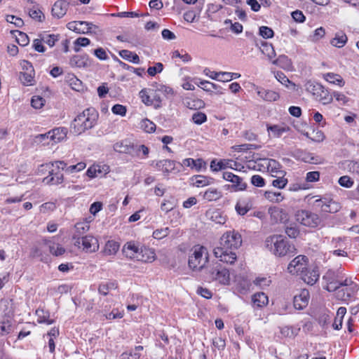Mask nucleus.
I'll use <instances>...</instances> for the list:
<instances>
[{
	"instance_id": "f257e3e1",
	"label": "nucleus",
	"mask_w": 359,
	"mask_h": 359,
	"mask_svg": "<svg viewBox=\"0 0 359 359\" xmlns=\"http://www.w3.org/2000/svg\"><path fill=\"white\" fill-rule=\"evenodd\" d=\"M99 114L95 108L86 109L82 113L75 117L71 124L74 133L81 134L86 130L91 129L97 123Z\"/></svg>"
},
{
	"instance_id": "f03ea898",
	"label": "nucleus",
	"mask_w": 359,
	"mask_h": 359,
	"mask_svg": "<svg viewBox=\"0 0 359 359\" xmlns=\"http://www.w3.org/2000/svg\"><path fill=\"white\" fill-rule=\"evenodd\" d=\"M265 246L273 253L279 257L294 253L295 248L290 245L288 241L282 235H273L266 238Z\"/></svg>"
},
{
	"instance_id": "7ed1b4c3",
	"label": "nucleus",
	"mask_w": 359,
	"mask_h": 359,
	"mask_svg": "<svg viewBox=\"0 0 359 359\" xmlns=\"http://www.w3.org/2000/svg\"><path fill=\"white\" fill-rule=\"evenodd\" d=\"M205 278L208 282L216 281L222 285L230 284L229 271L219 263H215L205 268Z\"/></svg>"
},
{
	"instance_id": "20e7f679",
	"label": "nucleus",
	"mask_w": 359,
	"mask_h": 359,
	"mask_svg": "<svg viewBox=\"0 0 359 359\" xmlns=\"http://www.w3.org/2000/svg\"><path fill=\"white\" fill-rule=\"evenodd\" d=\"M208 262V252L203 246L196 245L189 258V266L196 271L204 269Z\"/></svg>"
},
{
	"instance_id": "39448f33",
	"label": "nucleus",
	"mask_w": 359,
	"mask_h": 359,
	"mask_svg": "<svg viewBox=\"0 0 359 359\" xmlns=\"http://www.w3.org/2000/svg\"><path fill=\"white\" fill-rule=\"evenodd\" d=\"M306 88L316 100L323 104H327L332 102V95L320 83L309 81L306 84Z\"/></svg>"
},
{
	"instance_id": "423d86ee",
	"label": "nucleus",
	"mask_w": 359,
	"mask_h": 359,
	"mask_svg": "<svg viewBox=\"0 0 359 359\" xmlns=\"http://www.w3.org/2000/svg\"><path fill=\"white\" fill-rule=\"evenodd\" d=\"M295 218L301 224L311 228L317 227L321 222L317 214L306 210L297 211Z\"/></svg>"
},
{
	"instance_id": "0eeeda50",
	"label": "nucleus",
	"mask_w": 359,
	"mask_h": 359,
	"mask_svg": "<svg viewBox=\"0 0 359 359\" xmlns=\"http://www.w3.org/2000/svg\"><path fill=\"white\" fill-rule=\"evenodd\" d=\"M219 244L223 246V249L237 250L242 244V238L238 232L229 231L221 236Z\"/></svg>"
},
{
	"instance_id": "6e6552de",
	"label": "nucleus",
	"mask_w": 359,
	"mask_h": 359,
	"mask_svg": "<svg viewBox=\"0 0 359 359\" xmlns=\"http://www.w3.org/2000/svg\"><path fill=\"white\" fill-rule=\"evenodd\" d=\"M223 179L231 183V184L225 185L226 190H229L233 192H238L246 190L248 187V184L244 181L243 178L233 174V172H224Z\"/></svg>"
},
{
	"instance_id": "1a4fd4ad",
	"label": "nucleus",
	"mask_w": 359,
	"mask_h": 359,
	"mask_svg": "<svg viewBox=\"0 0 359 359\" xmlns=\"http://www.w3.org/2000/svg\"><path fill=\"white\" fill-rule=\"evenodd\" d=\"M213 253L221 262L226 264H233L237 259L236 250L223 249L220 244L214 248Z\"/></svg>"
},
{
	"instance_id": "9d476101",
	"label": "nucleus",
	"mask_w": 359,
	"mask_h": 359,
	"mask_svg": "<svg viewBox=\"0 0 359 359\" xmlns=\"http://www.w3.org/2000/svg\"><path fill=\"white\" fill-rule=\"evenodd\" d=\"M90 229V225L88 222L83 221L77 222L74 225V232L72 236L74 245L78 248H81V238L83 235L86 233Z\"/></svg>"
},
{
	"instance_id": "9b49d317",
	"label": "nucleus",
	"mask_w": 359,
	"mask_h": 359,
	"mask_svg": "<svg viewBox=\"0 0 359 359\" xmlns=\"http://www.w3.org/2000/svg\"><path fill=\"white\" fill-rule=\"evenodd\" d=\"M323 279L327 284L324 289L329 292H334L339 289V276L334 271L328 270L323 276Z\"/></svg>"
},
{
	"instance_id": "f8f14e48",
	"label": "nucleus",
	"mask_w": 359,
	"mask_h": 359,
	"mask_svg": "<svg viewBox=\"0 0 359 359\" xmlns=\"http://www.w3.org/2000/svg\"><path fill=\"white\" fill-rule=\"evenodd\" d=\"M307 262V257L299 255L290 262L287 269L291 273H298L299 271L303 272V270L306 268Z\"/></svg>"
},
{
	"instance_id": "ddd939ff",
	"label": "nucleus",
	"mask_w": 359,
	"mask_h": 359,
	"mask_svg": "<svg viewBox=\"0 0 359 359\" xmlns=\"http://www.w3.org/2000/svg\"><path fill=\"white\" fill-rule=\"evenodd\" d=\"M81 248L86 252H95L99 248L97 240L92 236H82L81 238Z\"/></svg>"
},
{
	"instance_id": "4468645a",
	"label": "nucleus",
	"mask_w": 359,
	"mask_h": 359,
	"mask_svg": "<svg viewBox=\"0 0 359 359\" xmlns=\"http://www.w3.org/2000/svg\"><path fill=\"white\" fill-rule=\"evenodd\" d=\"M257 161H265L267 170L272 176L276 177L278 174L284 175L285 172L282 170V165L275 158H257L255 163H257Z\"/></svg>"
},
{
	"instance_id": "2eb2a0df",
	"label": "nucleus",
	"mask_w": 359,
	"mask_h": 359,
	"mask_svg": "<svg viewBox=\"0 0 359 359\" xmlns=\"http://www.w3.org/2000/svg\"><path fill=\"white\" fill-rule=\"evenodd\" d=\"M68 129L65 127H59L53 128L48 132L50 141L52 144H56L64 141L67 138Z\"/></svg>"
},
{
	"instance_id": "dca6fc26",
	"label": "nucleus",
	"mask_w": 359,
	"mask_h": 359,
	"mask_svg": "<svg viewBox=\"0 0 359 359\" xmlns=\"http://www.w3.org/2000/svg\"><path fill=\"white\" fill-rule=\"evenodd\" d=\"M69 4L68 0H57L52 7V15L57 19L62 18L67 13Z\"/></svg>"
},
{
	"instance_id": "f3484780",
	"label": "nucleus",
	"mask_w": 359,
	"mask_h": 359,
	"mask_svg": "<svg viewBox=\"0 0 359 359\" xmlns=\"http://www.w3.org/2000/svg\"><path fill=\"white\" fill-rule=\"evenodd\" d=\"M135 144L131 143L128 140H125L116 143L114 145V149L120 154H126L133 156H135Z\"/></svg>"
},
{
	"instance_id": "a211bd4d",
	"label": "nucleus",
	"mask_w": 359,
	"mask_h": 359,
	"mask_svg": "<svg viewBox=\"0 0 359 359\" xmlns=\"http://www.w3.org/2000/svg\"><path fill=\"white\" fill-rule=\"evenodd\" d=\"M154 164L159 170H162L163 172L168 173L175 170H178L177 163L168 158H163L157 161L156 163L153 161L151 165H154Z\"/></svg>"
},
{
	"instance_id": "6ab92c4d",
	"label": "nucleus",
	"mask_w": 359,
	"mask_h": 359,
	"mask_svg": "<svg viewBox=\"0 0 359 359\" xmlns=\"http://www.w3.org/2000/svg\"><path fill=\"white\" fill-rule=\"evenodd\" d=\"M309 292L304 289L299 294L295 295L294 297V306L297 310H302L306 308L309 304Z\"/></svg>"
},
{
	"instance_id": "aec40b11",
	"label": "nucleus",
	"mask_w": 359,
	"mask_h": 359,
	"mask_svg": "<svg viewBox=\"0 0 359 359\" xmlns=\"http://www.w3.org/2000/svg\"><path fill=\"white\" fill-rule=\"evenodd\" d=\"M69 65L72 67L85 68L90 66L91 62L87 54L76 55L71 57Z\"/></svg>"
},
{
	"instance_id": "412c9836",
	"label": "nucleus",
	"mask_w": 359,
	"mask_h": 359,
	"mask_svg": "<svg viewBox=\"0 0 359 359\" xmlns=\"http://www.w3.org/2000/svg\"><path fill=\"white\" fill-rule=\"evenodd\" d=\"M232 163H233L235 166L237 165L236 162H233L232 160L229 158L219 160L215 158L210 163V169L214 172H217L225 169L226 168H234L233 167Z\"/></svg>"
},
{
	"instance_id": "4be33fe9",
	"label": "nucleus",
	"mask_w": 359,
	"mask_h": 359,
	"mask_svg": "<svg viewBox=\"0 0 359 359\" xmlns=\"http://www.w3.org/2000/svg\"><path fill=\"white\" fill-rule=\"evenodd\" d=\"M319 272L317 267H315L312 270H303L302 272V280L308 285H313L319 278Z\"/></svg>"
},
{
	"instance_id": "5701e85b",
	"label": "nucleus",
	"mask_w": 359,
	"mask_h": 359,
	"mask_svg": "<svg viewBox=\"0 0 359 359\" xmlns=\"http://www.w3.org/2000/svg\"><path fill=\"white\" fill-rule=\"evenodd\" d=\"M14 312L13 300L2 299L0 300V313L6 318H11Z\"/></svg>"
},
{
	"instance_id": "b1692460",
	"label": "nucleus",
	"mask_w": 359,
	"mask_h": 359,
	"mask_svg": "<svg viewBox=\"0 0 359 359\" xmlns=\"http://www.w3.org/2000/svg\"><path fill=\"white\" fill-rule=\"evenodd\" d=\"M257 95L266 102H273L279 99V94L271 90L261 88L257 90Z\"/></svg>"
},
{
	"instance_id": "393cba45",
	"label": "nucleus",
	"mask_w": 359,
	"mask_h": 359,
	"mask_svg": "<svg viewBox=\"0 0 359 359\" xmlns=\"http://www.w3.org/2000/svg\"><path fill=\"white\" fill-rule=\"evenodd\" d=\"M137 257V260L151 263L156 259V254L154 250L150 248L141 249Z\"/></svg>"
},
{
	"instance_id": "a878e982",
	"label": "nucleus",
	"mask_w": 359,
	"mask_h": 359,
	"mask_svg": "<svg viewBox=\"0 0 359 359\" xmlns=\"http://www.w3.org/2000/svg\"><path fill=\"white\" fill-rule=\"evenodd\" d=\"M123 252L127 257H129L130 259H137L140 249L137 246L135 245V243L128 242L123 246Z\"/></svg>"
},
{
	"instance_id": "bb28decb",
	"label": "nucleus",
	"mask_w": 359,
	"mask_h": 359,
	"mask_svg": "<svg viewBox=\"0 0 359 359\" xmlns=\"http://www.w3.org/2000/svg\"><path fill=\"white\" fill-rule=\"evenodd\" d=\"M357 285L355 287H341V290H335L337 294L338 298L341 300L346 301L349 299L356 292H357Z\"/></svg>"
},
{
	"instance_id": "cd10ccee",
	"label": "nucleus",
	"mask_w": 359,
	"mask_h": 359,
	"mask_svg": "<svg viewBox=\"0 0 359 359\" xmlns=\"http://www.w3.org/2000/svg\"><path fill=\"white\" fill-rule=\"evenodd\" d=\"M272 63L285 70H291L292 67L291 60L285 55H279L276 60L272 62Z\"/></svg>"
},
{
	"instance_id": "c85d7f7f",
	"label": "nucleus",
	"mask_w": 359,
	"mask_h": 359,
	"mask_svg": "<svg viewBox=\"0 0 359 359\" xmlns=\"http://www.w3.org/2000/svg\"><path fill=\"white\" fill-rule=\"evenodd\" d=\"M323 78L329 83L342 87L345 84L343 78L338 74L328 72L323 74Z\"/></svg>"
},
{
	"instance_id": "c756f323",
	"label": "nucleus",
	"mask_w": 359,
	"mask_h": 359,
	"mask_svg": "<svg viewBox=\"0 0 359 359\" xmlns=\"http://www.w3.org/2000/svg\"><path fill=\"white\" fill-rule=\"evenodd\" d=\"M198 86L203 89L207 92H212L216 90L217 94H222V88L216 83L208 81H201L199 83H197Z\"/></svg>"
},
{
	"instance_id": "7c9ffc66",
	"label": "nucleus",
	"mask_w": 359,
	"mask_h": 359,
	"mask_svg": "<svg viewBox=\"0 0 359 359\" xmlns=\"http://www.w3.org/2000/svg\"><path fill=\"white\" fill-rule=\"evenodd\" d=\"M119 55L124 60L133 62L134 64H139L140 62V57L135 53L128 50H121L118 52Z\"/></svg>"
},
{
	"instance_id": "2f4dec72",
	"label": "nucleus",
	"mask_w": 359,
	"mask_h": 359,
	"mask_svg": "<svg viewBox=\"0 0 359 359\" xmlns=\"http://www.w3.org/2000/svg\"><path fill=\"white\" fill-rule=\"evenodd\" d=\"M203 198L208 201H213L219 199L222 196L220 191L215 188H210L203 194Z\"/></svg>"
},
{
	"instance_id": "473e14b6",
	"label": "nucleus",
	"mask_w": 359,
	"mask_h": 359,
	"mask_svg": "<svg viewBox=\"0 0 359 359\" xmlns=\"http://www.w3.org/2000/svg\"><path fill=\"white\" fill-rule=\"evenodd\" d=\"M347 40L346 35L344 32H340L336 33L334 38L331 40L330 43L335 47L341 48L345 46Z\"/></svg>"
},
{
	"instance_id": "72a5a7b5",
	"label": "nucleus",
	"mask_w": 359,
	"mask_h": 359,
	"mask_svg": "<svg viewBox=\"0 0 359 359\" xmlns=\"http://www.w3.org/2000/svg\"><path fill=\"white\" fill-rule=\"evenodd\" d=\"M267 130L272 133L273 137H280L283 133L287 132L290 128L278 125H267Z\"/></svg>"
},
{
	"instance_id": "f704fd0d",
	"label": "nucleus",
	"mask_w": 359,
	"mask_h": 359,
	"mask_svg": "<svg viewBox=\"0 0 359 359\" xmlns=\"http://www.w3.org/2000/svg\"><path fill=\"white\" fill-rule=\"evenodd\" d=\"M252 303L257 307H262L268 304V297L264 292H257L252 296Z\"/></svg>"
},
{
	"instance_id": "c9c22d12",
	"label": "nucleus",
	"mask_w": 359,
	"mask_h": 359,
	"mask_svg": "<svg viewBox=\"0 0 359 359\" xmlns=\"http://www.w3.org/2000/svg\"><path fill=\"white\" fill-rule=\"evenodd\" d=\"M251 208L252 204L250 203L241 200H239L235 206L236 212L241 216L245 215Z\"/></svg>"
},
{
	"instance_id": "e433bc0d",
	"label": "nucleus",
	"mask_w": 359,
	"mask_h": 359,
	"mask_svg": "<svg viewBox=\"0 0 359 359\" xmlns=\"http://www.w3.org/2000/svg\"><path fill=\"white\" fill-rule=\"evenodd\" d=\"M82 21H72L67 25V27L78 34H88V30H86V26L81 25Z\"/></svg>"
},
{
	"instance_id": "4c0bfd02",
	"label": "nucleus",
	"mask_w": 359,
	"mask_h": 359,
	"mask_svg": "<svg viewBox=\"0 0 359 359\" xmlns=\"http://www.w3.org/2000/svg\"><path fill=\"white\" fill-rule=\"evenodd\" d=\"M341 208V206L339 203L333 201L332 199H327L325 205L323 208V212H330V213H335L338 212Z\"/></svg>"
},
{
	"instance_id": "58836bf2",
	"label": "nucleus",
	"mask_w": 359,
	"mask_h": 359,
	"mask_svg": "<svg viewBox=\"0 0 359 359\" xmlns=\"http://www.w3.org/2000/svg\"><path fill=\"white\" fill-rule=\"evenodd\" d=\"M119 244L114 241H109L104 246V252L107 255H115L119 249Z\"/></svg>"
},
{
	"instance_id": "ea45409f",
	"label": "nucleus",
	"mask_w": 359,
	"mask_h": 359,
	"mask_svg": "<svg viewBox=\"0 0 359 359\" xmlns=\"http://www.w3.org/2000/svg\"><path fill=\"white\" fill-rule=\"evenodd\" d=\"M264 196L266 199L273 203H279L284 199V196L280 192L266 191L264 193Z\"/></svg>"
},
{
	"instance_id": "a19ab883",
	"label": "nucleus",
	"mask_w": 359,
	"mask_h": 359,
	"mask_svg": "<svg viewBox=\"0 0 359 359\" xmlns=\"http://www.w3.org/2000/svg\"><path fill=\"white\" fill-rule=\"evenodd\" d=\"M154 88H156V91L161 92L165 96H174L175 93L172 88L163 85V84H158L157 83H155L152 85Z\"/></svg>"
},
{
	"instance_id": "79ce46f5",
	"label": "nucleus",
	"mask_w": 359,
	"mask_h": 359,
	"mask_svg": "<svg viewBox=\"0 0 359 359\" xmlns=\"http://www.w3.org/2000/svg\"><path fill=\"white\" fill-rule=\"evenodd\" d=\"M117 288V283L115 282H108L102 283L99 285L98 291L103 295H107L109 290Z\"/></svg>"
},
{
	"instance_id": "37998d69",
	"label": "nucleus",
	"mask_w": 359,
	"mask_h": 359,
	"mask_svg": "<svg viewBox=\"0 0 359 359\" xmlns=\"http://www.w3.org/2000/svg\"><path fill=\"white\" fill-rule=\"evenodd\" d=\"M149 91L151 92V101L153 103L152 106H154L155 109L161 107L162 100L158 93V91H156V88L153 89H149Z\"/></svg>"
},
{
	"instance_id": "c03bdc74",
	"label": "nucleus",
	"mask_w": 359,
	"mask_h": 359,
	"mask_svg": "<svg viewBox=\"0 0 359 359\" xmlns=\"http://www.w3.org/2000/svg\"><path fill=\"white\" fill-rule=\"evenodd\" d=\"M210 215V219L219 224H224L226 222V217H224L219 211H212L208 212Z\"/></svg>"
},
{
	"instance_id": "a18cd8bd",
	"label": "nucleus",
	"mask_w": 359,
	"mask_h": 359,
	"mask_svg": "<svg viewBox=\"0 0 359 359\" xmlns=\"http://www.w3.org/2000/svg\"><path fill=\"white\" fill-rule=\"evenodd\" d=\"M10 318L2 320L0 325V334L1 335H6L11 332L12 330V323Z\"/></svg>"
},
{
	"instance_id": "49530a36",
	"label": "nucleus",
	"mask_w": 359,
	"mask_h": 359,
	"mask_svg": "<svg viewBox=\"0 0 359 359\" xmlns=\"http://www.w3.org/2000/svg\"><path fill=\"white\" fill-rule=\"evenodd\" d=\"M90 43V40L86 37H79L74 42V50L75 52H79L81 47H86Z\"/></svg>"
},
{
	"instance_id": "de8ad7c7",
	"label": "nucleus",
	"mask_w": 359,
	"mask_h": 359,
	"mask_svg": "<svg viewBox=\"0 0 359 359\" xmlns=\"http://www.w3.org/2000/svg\"><path fill=\"white\" fill-rule=\"evenodd\" d=\"M42 41L48 44L50 47H53L55 42L58 40V36L55 34H41L40 36Z\"/></svg>"
},
{
	"instance_id": "09e8293b",
	"label": "nucleus",
	"mask_w": 359,
	"mask_h": 359,
	"mask_svg": "<svg viewBox=\"0 0 359 359\" xmlns=\"http://www.w3.org/2000/svg\"><path fill=\"white\" fill-rule=\"evenodd\" d=\"M193 185L197 187H202L209 184V180L202 175H197L192 177Z\"/></svg>"
},
{
	"instance_id": "8fccbe9b",
	"label": "nucleus",
	"mask_w": 359,
	"mask_h": 359,
	"mask_svg": "<svg viewBox=\"0 0 359 359\" xmlns=\"http://www.w3.org/2000/svg\"><path fill=\"white\" fill-rule=\"evenodd\" d=\"M192 121L197 125H201L207 121V116L201 111L195 112L191 117Z\"/></svg>"
},
{
	"instance_id": "3c124183",
	"label": "nucleus",
	"mask_w": 359,
	"mask_h": 359,
	"mask_svg": "<svg viewBox=\"0 0 359 359\" xmlns=\"http://www.w3.org/2000/svg\"><path fill=\"white\" fill-rule=\"evenodd\" d=\"M140 97L142 101L147 106H152L151 92L148 89L144 88L140 92Z\"/></svg>"
},
{
	"instance_id": "603ef678",
	"label": "nucleus",
	"mask_w": 359,
	"mask_h": 359,
	"mask_svg": "<svg viewBox=\"0 0 359 359\" xmlns=\"http://www.w3.org/2000/svg\"><path fill=\"white\" fill-rule=\"evenodd\" d=\"M34 72H20V79L24 85H32Z\"/></svg>"
},
{
	"instance_id": "864d4df0",
	"label": "nucleus",
	"mask_w": 359,
	"mask_h": 359,
	"mask_svg": "<svg viewBox=\"0 0 359 359\" xmlns=\"http://www.w3.org/2000/svg\"><path fill=\"white\" fill-rule=\"evenodd\" d=\"M276 79L280 82L283 85L288 87V84H290L292 86H294V83L289 80V79L285 76L284 73L282 72H277L275 74Z\"/></svg>"
},
{
	"instance_id": "5fc2aeb1",
	"label": "nucleus",
	"mask_w": 359,
	"mask_h": 359,
	"mask_svg": "<svg viewBox=\"0 0 359 359\" xmlns=\"http://www.w3.org/2000/svg\"><path fill=\"white\" fill-rule=\"evenodd\" d=\"M285 231L286 234L291 238H296L299 234V230L295 224L287 226Z\"/></svg>"
},
{
	"instance_id": "6e6d98bb",
	"label": "nucleus",
	"mask_w": 359,
	"mask_h": 359,
	"mask_svg": "<svg viewBox=\"0 0 359 359\" xmlns=\"http://www.w3.org/2000/svg\"><path fill=\"white\" fill-rule=\"evenodd\" d=\"M15 32L18 33V35H16L15 37L18 44L22 46H27L29 42L28 36L25 33L20 31L17 30Z\"/></svg>"
},
{
	"instance_id": "4d7b16f0",
	"label": "nucleus",
	"mask_w": 359,
	"mask_h": 359,
	"mask_svg": "<svg viewBox=\"0 0 359 359\" xmlns=\"http://www.w3.org/2000/svg\"><path fill=\"white\" fill-rule=\"evenodd\" d=\"M141 128L147 133H152L156 130V125L152 121L146 118L142 120L141 123Z\"/></svg>"
},
{
	"instance_id": "13d9d810",
	"label": "nucleus",
	"mask_w": 359,
	"mask_h": 359,
	"mask_svg": "<svg viewBox=\"0 0 359 359\" xmlns=\"http://www.w3.org/2000/svg\"><path fill=\"white\" fill-rule=\"evenodd\" d=\"M29 15L39 22H42L45 19L44 14L39 9L34 8L29 10Z\"/></svg>"
},
{
	"instance_id": "bf43d9fd",
	"label": "nucleus",
	"mask_w": 359,
	"mask_h": 359,
	"mask_svg": "<svg viewBox=\"0 0 359 359\" xmlns=\"http://www.w3.org/2000/svg\"><path fill=\"white\" fill-rule=\"evenodd\" d=\"M49 252L55 256H60L65 252V249L59 244H53L49 245Z\"/></svg>"
},
{
	"instance_id": "052dcab7",
	"label": "nucleus",
	"mask_w": 359,
	"mask_h": 359,
	"mask_svg": "<svg viewBox=\"0 0 359 359\" xmlns=\"http://www.w3.org/2000/svg\"><path fill=\"white\" fill-rule=\"evenodd\" d=\"M259 33L264 39H271L274 35L273 29L266 26L260 27Z\"/></svg>"
},
{
	"instance_id": "680f3d73",
	"label": "nucleus",
	"mask_w": 359,
	"mask_h": 359,
	"mask_svg": "<svg viewBox=\"0 0 359 359\" xmlns=\"http://www.w3.org/2000/svg\"><path fill=\"white\" fill-rule=\"evenodd\" d=\"M170 232L168 227L156 229L153 232V237L156 239H162L166 237Z\"/></svg>"
},
{
	"instance_id": "e2e57ef3",
	"label": "nucleus",
	"mask_w": 359,
	"mask_h": 359,
	"mask_svg": "<svg viewBox=\"0 0 359 359\" xmlns=\"http://www.w3.org/2000/svg\"><path fill=\"white\" fill-rule=\"evenodd\" d=\"M163 69V65L161 62L156 63L155 66L149 67L147 69L149 75L154 76L157 73H161Z\"/></svg>"
},
{
	"instance_id": "0e129e2a",
	"label": "nucleus",
	"mask_w": 359,
	"mask_h": 359,
	"mask_svg": "<svg viewBox=\"0 0 359 359\" xmlns=\"http://www.w3.org/2000/svg\"><path fill=\"white\" fill-rule=\"evenodd\" d=\"M45 100L40 96H33L31 104L34 109H41L45 104Z\"/></svg>"
},
{
	"instance_id": "69168bd1",
	"label": "nucleus",
	"mask_w": 359,
	"mask_h": 359,
	"mask_svg": "<svg viewBox=\"0 0 359 359\" xmlns=\"http://www.w3.org/2000/svg\"><path fill=\"white\" fill-rule=\"evenodd\" d=\"M339 184L344 187L350 188L353 185V180L348 175L341 177L338 181Z\"/></svg>"
},
{
	"instance_id": "338daca9",
	"label": "nucleus",
	"mask_w": 359,
	"mask_h": 359,
	"mask_svg": "<svg viewBox=\"0 0 359 359\" xmlns=\"http://www.w3.org/2000/svg\"><path fill=\"white\" fill-rule=\"evenodd\" d=\"M111 111L116 115H120L124 116L126 114V107L122 104H114L111 108Z\"/></svg>"
},
{
	"instance_id": "774afa93",
	"label": "nucleus",
	"mask_w": 359,
	"mask_h": 359,
	"mask_svg": "<svg viewBox=\"0 0 359 359\" xmlns=\"http://www.w3.org/2000/svg\"><path fill=\"white\" fill-rule=\"evenodd\" d=\"M347 167L350 172H355L359 175V162L351 160L347 161Z\"/></svg>"
}]
</instances>
